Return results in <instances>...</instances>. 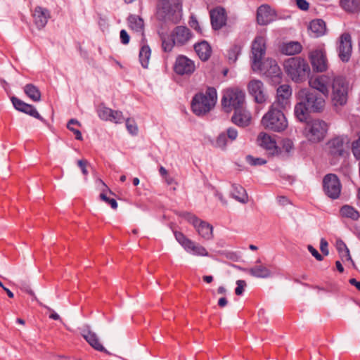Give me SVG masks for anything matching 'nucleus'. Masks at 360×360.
I'll use <instances>...</instances> for the list:
<instances>
[{"instance_id": "1", "label": "nucleus", "mask_w": 360, "mask_h": 360, "mask_svg": "<svg viewBox=\"0 0 360 360\" xmlns=\"http://www.w3.org/2000/svg\"><path fill=\"white\" fill-rule=\"evenodd\" d=\"M217 101V90L214 87H207L205 92L196 94L192 99L191 108L198 116L209 113L215 106Z\"/></svg>"}, {"instance_id": "2", "label": "nucleus", "mask_w": 360, "mask_h": 360, "mask_svg": "<svg viewBox=\"0 0 360 360\" xmlns=\"http://www.w3.org/2000/svg\"><path fill=\"white\" fill-rule=\"evenodd\" d=\"M181 13V0H160L158 5L157 18L160 20L177 23Z\"/></svg>"}, {"instance_id": "3", "label": "nucleus", "mask_w": 360, "mask_h": 360, "mask_svg": "<svg viewBox=\"0 0 360 360\" xmlns=\"http://www.w3.org/2000/svg\"><path fill=\"white\" fill-rule=\"evenodd\" d=\"M246 95L242 89L233 86L224 90L221 101L223 110L229 113L233 110L245 105Z\"/></svg>"}, {"instance_id": "4", "label": "nucleus", "mask_w": 360, "mask_h": 360, "mask_svg": "<svg viewBox=\"0 0 360 360\" xmlns=\"http://www.w3.org/2000/svg\"><path fill=\"white\" fill-rule=\"evenodd\" d=\"M328 130L326 122L320 119L308 121L303 129V136L311 143H318L323 141Z\"/></svg>"}, {"instance_id": "5", "label": "nucleus", "mask_w": 360, "mask_h": 360, "mask_svg": "<svg viewBox=\"0 0 360 360\" xmlns=\"http://www.w3.org/2000/svg\"><path fill=\"white\" fill-rule=\"evenodd\" d=\"M283 110L270 106L268 112L263 116V126L274 131L281 132L288 127V121L283 112Z\"/></svg>"}, {"instance_id": "6", "label": "nucleus", "mask_w": 360, "mask_h": 360, "mask_svg": "<svg viewBox=\"0 0 360 360\" xmlns=\"http://www.w3.org/2000/svg\"><path fill=\"white\" fill-rule=\"evenodd\" d=\"M331 100L335 107H341L347 103L348 91L350 88L349 80L342 76L336 77L331 82Z\"/></svg>"}, {"instance_id": "7", "label": "nucleus", "mask_w": 360, "mask_h": 360, "mask_svg": "<svg viewBox=\"0 0 360 360\" xmlns=\"http://www.w3.org/2000/svg\"><path fill=\"white\" fill-rule=\"evenodd\" d=\"M296 98L303 100L312 112H321L326 105L325 98L319 93L307 88L301 89L296 94Z\"/></svg>"}, {"instance_id": "8", "label": "nucleus", "mask_w": 360, "mask_h": 360, "mask_svg": "<svg viewBox=\"0 0 360 360\" xmlns=\"http://www.w3.org/2000/svg\"><path fill=\"white\" fill-rule=\"evenodd\" d=\"M181 217L191 223L199 234L204 240H210L213 238V226L208 222L201 220L195 215L184 212L180 214Z\"/></svg>"}, {"instance_id": "9", "label": "nucleus", "mask_w": 360, "mask_h": 360, "mask_svg": "<svg viewBox=\"0 0 360 360\" xmlns=\"http://www.w3.org/2000/svg\"><path fill=\"white\" fill-rule=\"evenodd\" d=\"M323 69H312L309 80V85L314 89L319 91L325 97L329 94V86L331 79L328 75L322 74Z\"/></svg>"}, {"instance_id": "10", "label": "nucleus", "mask_w": 360, "mask_h": 360, "mask_svg": "<svg viewBox=\"0 0 360 360\" xmlns=\"http://www.w3.org/2000/svg\"><path fill=\"white\" fill-rule=\"evenodd\" d=\"M349 142L347 136L334 137L327 142V150L334 158L345 157L348 155Z\"/></svg>"}, {"instance_id": "11", "label": "nucleus", "mask_w": 360, "mask_h": 360, "mask_svg": "<svg viewBox=\"0 0 360 360\" xmlns=\"http://www.w3.org/2000/svg\"><path fill=\"white\" fill-rule=\"evenodd\" d=\"M176 240L182 245L186 251L192 252L195 256L207 257L209 252L205 247L197 244L179 231L174 232Z\"/></svg>"}, {"instance_id": "12", "label": "nucleus", "mask_w": 360, "mask_h": 360, "mask_svg": "<svg viewBox=\"0 0 360 360\" xmlns=\"http://www.w3.org/2000/svg\"><path fill=\"white\" fill-rule=\"evenodd\" d=\"M323 191L326 195L331 199H337L340 197L342 186L338 176L333 174L325 176L323 180Z\"/></svg>"}, {"instance_id": "13", "label": "nucleus", "mask_w": 360, "mask_h": 360, "mask_svg": "<svg viewBox=\"0 0 360 360\" xmlns=\"http://www.w3.org/2000/svg\"><path fill=\"white\" fill-rule=\"evenodd\" d=\"M337 51L342 61L347 62L349 60L352 52V37L349 33L344 32L340 36Z\"/></svg>"}, {"instance_id": "14", "label": "nucleus", "mask_w": 360, "mask_h": 360, "mask_svg": "<svg viewBox=\"0 0 360 360\" xmlns=\"http://www.w3.org/2000/svg\"><path fill=\"white\" fill-rule=\"evenodd\" d=\"M292 89L288 84L280 86L276 90V96L271 106L281 110H285L290 106Z\"/></svg>"}, {"instance_id": "15", "label": "nucleus", "mask_w": 360, "mask_h": 360, "mask_svg": "<svg viewBox=\"0 0 360 360\" xmlns=\"http://www.w3.org/2000/svg\"><path fill=\"white\" fill-rule=\"evenodd\" d=\"M265 39L262 36H257L254 39L252 44V63L253 66L260 67L262 60L265 54Z\"/></svg>"}, {"instance_id": "16", "label": "nucleus", "mask_w": 360, "mask_h": 360, "mask_svg": "<svg viewBox=\"0 0 360 360\" xmlns=\"http://www.w3.org/2000/svg\"><path fill=\"white\" fill-rule=\"evenodd\" d=\"M248 90L257 103H264L268 99V95L265 91L264 84L258 79L251 80L248 84Z\"/></svg>"}, {"instance_id": "17", "label": "nucleus", "mask_w": 360, "mask_h": 360, "mask_svg": "<svg viewBox=\"0 0 360 360\" xmlns=\"http://www.w3.org/2000/svg\"><path fill=\"white\" fill-rule=\"evenodd\" d=\"M171 37L174 44L182 46L190 41L192 37V33L185 26H177L172 31Z\"/></svg>"}, {"instance_id": "18", "label": "nucleus", "mask_w": 360, "mask_h": 360, "mask_svg": "<svg viewBox=\"0 0 360 360\" xmlns=\"http://www.w3.org/2000/svg\"><path fill=\"white\" fill-rule=\"evenodd\" d=\"M276 18V11L269 6L264 4L258 8L257 12V20L259 25H266L275 20Z\"/></svg>"}, {"instance_id": "19", "label": "nucleus", "mask_w": 360, "mask_h": 360, "mask_svg": "<svg viewBox=\"0 0 360 360\" xmlns=\"http://www.w3.org/2000/svg\"><path fill=\"white\" fill-rule=\"evenodd\" d=\"M258 144L266 149L271 155L278 153V148L276 146L275 139L265 132H261L257 136Z\"/></svg>"}, {"instance_id": "20", "label": "nucleus", "mask_w": 360, "mask_h": 360, "mask_svg": "<svg viewBox=\"0 0 360 360\" xmlns=\"http://www.w3.org/2000/svg\"><path fill=\"white\" fill-rule=\"evenodd\" d=\"M234 113L231 117V121L239 127L248 126L251 120L250 112L246 109L245 105L233 110Z\"/></svg>"}, {"instance_id": "21", "label": "nucleus", "mask_w": 360, "mask_h": 360, "mask_svg": "<svg viewBox=\"0 0 360 360\" xmlns=\"http://www.w3.org/2000/svg\"><path fill=\"white\" fill-rule=\"evenodd\" d=\"M312 69H287L288 76L295 82L301 83L309 80Z\"/></svg>"}, {"instance_id": "22", "label": "nucleus", "mask_w": 360, "mask_h": 360, "mask_svg": "<svg viewBox=\"0 0 360 360\" xmlns=\"http://www.w3.org/2000/svg\"><path fill=\"white\" fill-rule=\"evenodd\" d=\"M33 18L37 27L41 29L46 25L50 18V14L47 9L38 6L34 9Z\"/></svg>"}, {"instance_id": "23", "label": "nucleus", "mask_w": 360, "mask_h": 360, "mask_svg": "<svg viewBox=\"0 0 360 360\" xmlns=\"http://www.w3.org/2000/svg\"><path fill=\"white\" fill-rule=\"evenodd\" d=\"M311 63L313 68H327L328 60L326 53L321 50H315L309 55Z\"/></svg>"}, {"instance_id": "24", "label": "nucleus", "mask_w": 360, "mask_h": 360, "mask_svg": "<svg viewBox=\"0 0 360 360\" xmlns=\"http://www.w3.org/2000/svg\"><path fill=\"white\" fill-rule=\"evenodd\" d=\"M298 101L294 107V115L295 117L301 122H306L311 110L308 108L306 103L301 99H297Z\"/></svg>"}, {"instance_id": "25", "label": "nucleus", "mask_w": 360, "mask_h": 360, "mask_svg": "<svg viewBox=\"0 0 360 360\" xmlns=\"http://www.w3.org/2000/svg\"><path fill=\"white\" fill-rule=\"evenodd\" d=\"M211 23L214 30L220 29L226 23V17L223 8H216L210 12Z\"/></svg>"}, {"instance_id": "26", "label": "nucleus", "mask_w": 360, "mask_h": 360, "mask_svg": "<svg viewBox=\"0 0 360 360\" xmlns=\"http://www.w3.org/2000/svg\"><path fill=\"white\" fill-rule=\"evenodd\" d=\"M82 336L95 349L100 352L105 351L103 345L99 342L98 335L94 332L90 330L83 331Z\"/></svg>"}, {"instance_id": "27", "label": "nucleus", "mask_w": 360, "mask_h": 360, "mask_svg": "<svg viewBox=\"0 0 360 360\" xmlns=\"http://www.w3.org/2000/svg\"><path fill=\"white\" fill-rule=\"evenodd\" d=\"M195 51L202 60H207L211 56L212 49L210 44L202 41L194 46Z\"/></svg>"}, {"instance_id": "28", "label": "nucleus", "mask_w": 360, "mask_h": 360, "mask_svg": "<svg viewBox=\"0 0 360 360\" xmlns=\"http://www.w3.org/2000/svg\"><path fill=\"white\" fill-rule=\"evenodd\" d=\"M231 195L236 200L243 204L247 203L248 201V195L246 191L238 184H233L232 185Z\"/></svg>"}, {"instance_id": "29", "label": "nucleus", "mask_w": 360, "mask_h": 360, "mask_svg": "<svg viewBox=\"0 0 360 360\" xmlns=\"http://www.w3.org/2000/svg\"><path fill=\"white\" fill-rule=\"evenodd\" d=\"M309 29L314 37H319L326 32L325 22L321 19L314 20L310 22Z\"/></svg>"}, {"instance_id": "30", "label": "nucleus", "mask_w": 360, "mask_h": 360, "mask_svg": "<svg viewBox=\"0 0 360 360\" xmlns=\"http://www.w3.org/2000/svg\"><path fill=\"white\" fill-rule=\"evenodd\" d=\"M127 20L131 30L137 33H140L141 35L143 34L144 22L141 17L131 15L129 16Z\"/></svg>"}, {"instance_id": "31", "label": "nucleus", "mask_w": 360, "mask_h": 360, "mask_svg": "<svg viewBox=\"0 0 360 360\" xmlns=\"http://www.w3.org/2000/svg\"><path fill=\"white\" fill-rule=\"evenodd\" d=\"M341 7L347 12L356 13L360 11V0H340Z\"/></svg>"}, {"instance_id": "32", "label": "nucleus", "mask_w": 360, "mask_h": 360, "mask_svg": "<svg viewBox=\"0 0 360 360\" xmlns=\"http://www.w3.org/2000/svg\"><path fill=\"white\" fill-rule=\"evenodd\" d=\"M262 74L273 84H277L281 82L282 72L281 69H266Z\"/></svg>"}, {"instance_id": "33", "label": "nucleus", "mask_w": 360, "mask_h": 360, "mask_svg": "<svg viewBox=\"0 0 360 360\" xmlns=\"http://www.w3.org/2000/svg\"><path fill=\"white\" fill-rule=\"evenodd\" d=\"M248 271L254 277L257 278H268L271 276V271L264 266L259 265L252 267Z\"/></svg>"}, {"instance_id": "34", "label": "nucleus", "mask_w": 360, "mask_h": 360, "mask_svg": "<svg viewBox=\"0 0 360 360\" xmlns=\"http://www.w3.org/2000/svg\"><path fill=\"white\" fill-rule=\"evenodd\" d=\"M24 92L33 101L38 102L41 100V93L38 88L31 84L24 87Z\"/></svg>"}, {"instance_id": "35", "label": "nucleus", "mask_w": 360, "mask_h": 360, "mask_svg": "<svg viewBox=\"0 0 360 360\" xmlns=\"http://www.w3.org/2000/svg\"><path fill=\"white\" fill-rule=\"evenodd\" d=\"M24 114H26L31 117L44 122L45 120L43 117L39 114L35 106L24 102Z\"/></svg>"}, {"instance_id": "36", "label": "nucleus", "mask_w": 360, "mask_h": 360, "mask_svg": "<svg viewBox=\"0 0 360 360\" xmlns=\"http://www.w3.org/2000/svg\"><path fill=\"white\" fill-rule=\"evenodd\" d=\"M340 214L342 217L356 220L359 217V213L350 205H344L340 209Z\"/></svg>"}, {"instance_id": "37", "label": "nucleus", "mask_w": 360, "mask_h": 360, "mask_svg": "<svg viewBox=\"0 0 360 360\" xmlns=\"http://www.w3.org/2000/svg\"><path fill=\"white\" fill-rule=\"evenodd\" d=\"M151 51L148 46H143L139 52L140 62L143 68H147L149 65V60Z\"/></svg>"}, {"instance_id": "38", "label": "nucleus", "mask_w": 360, "mask_h": 360, "mask_svg": "<svg viewBox=\"0 0 360 360\" xmlns=\"http://www.w3.org/2000/svg\"><path fill=\"white\" fill-rule=\"evenodd\" d=\"M307 66L306 60L300 57L290 58L284 64V68H306Z\"/></svg>"}, {"instance_id": "39", "label": "nucleus", "mask_w": 360, "mask_h": 360, "mask_svg": "<svg viewBox=\"0 0 360 360\" xmlns=\"http://www.w3.org/2000/svg\"><path fill=\"white\" fill-rule=\"evenodd\" d=\"M302 50V46L298 42H290L283 46V53L286 55H294L298 53Z\"/></svg>"}, {"instance_id": "40", "label": "nucleus", "mask_w": 360, "mask_h": 360, "mask_svg": "<svg viewBox=\"0 0 360 360\" xmlns=\"http://www.w3.org/2000/svg\"><path fill=\"white\" fill-rule=\"evenodd\" d=\"M194 66L193 60L185 56L180 55L176 58L174 68H192Z\"/></svg>"}, {"instance_id": "41", "label": "nucleus", "mask_w": 360, "mask_h": 360, "mask_svg": "<svg viewBox=\"0 0 360 360\" xmlns=\"http://www.w3.org/2000/svg\"><path fill=\"white\" fill-rule=\"evenodd\" d=\"M241 46L239 45L233 46L228 52L227 58L229 62V64L233 63L238 58V56L240 53Z\"/></svg>"}, {"instance_id": "42", "label": "nucleus", "mask_w": 360, "mask_h": 360, "mask_svg": "<svg viewBox=\"0 0 360 360\" xmlns=\"http://www.w3.org/2000/svg\"><path fill=\"white\" fill-rule=\"evenodd\" d=\"M101 191H102V192L99 196L101 200L108 203L112 209H114V210L117 209V202L115 200V199L110 198L109 197L107 196L106 192H108V191L104 190V189H101Z\"/></svg>"}, {"instance_id": "43", "label": "nucleus", "mask_w": 360, "mask_h": 360, "mask_svg": "<svg viewBox=\"0 0 360 360\" xmlns=\"http://www.w3.org/2000/svg\"><path fill=\"white\" fill-rule=\"evenodd\" d=\"M174 77L176 81L179 82V77H188L193 72V69H174Z\"/></svg>"}, {"instance_id": "44", "label": "nucleus", "mask_w": 360, "mask_h": 360, "mask_svg": "<svg viewBox=\"0 0 360 360\" xmlns=\"http://www.w3.org/2000/svg\"><path fill=\"white\" fill-rule=\"evenodd\" d=\"M112 110L105 106H101L98 110V116L103 120H110Z\"/></svg>"}, {"instance_id": "45", "label": "nucleus", "mask_w": 360, "mask_h": 360, "mask_svg": "<svg viewBox=\"0 0 360 360\" xmlns=\"http://www.w3.org/2000/svg\"><path fill=\"white\" fill-rule=\"evenodd\" d=\"M228 138L225 133H221L217 138L214 146L220 148H225L227 145Z\"/></svg>"}, {"instance_id": "46", "label": "nucleus", "mask_w": 360, "mask_h": 360, "mask_svg": "<svg viewBox=\"0 0 360 360\" xmlns=\"http://www.w3.org/2000/svg\"><path fill=\"white\" fill-rule=\"evenodd\" d=\"M126 127L128 131L132 135H136L138 133V127L134 120L127 119L126 120Z\"/></svg>"}, {"instance_id": "47", "label": "nucleus", "mask_w": 360, "mask_h": 360, "mask_svg": "<svg viewBox=\"0 0 360 360\" xmlns=\"http://www.w3.org/2000/svg\"><path fill=\"white\" fill-rule=\"evenodd\" d=\"M246 160L252 166L262 165H264L266 162V160L262 158H254L252 155H248L246 157Z\"/></svg>"}, {"instance_id": "48", "label": "nucleus", "mask_w": 360, "mask_h": 360, "mask_svg": "<svg viewBox=\"0 0 360 360\" xmlns=\"http://www.w3.org/2000/svg\"><path fill=\"white\" fill-rule=\"evenodd\" d=\"M338 250L342 254V257H345L348 260L352 259L349 251L345 243L342 242L340 243H338Z\"/></svg>"}, {"instance_id": "49", "label": "nucleus", "mask_w": 360, "mask_h": 360, "mask_svg": "<svg viewBox=\"0 0 360 360\" xmlns=\"http://www.w3.org/2000/svg\"><path fill=\"white\" fill-rule=\"evenodd\" d=\"M352 150L354 157L360 160V134L359 138L352 143Z\"/></svg>"}, {"instance_id": "50", "label": "nucleus", "mask_w": 360, "mask_h": 360, "mask_svg": "<svg viewBox=\"0 0 360 360\" xmlns=\"http://www.w3.org/2000/svg\"><path fill=\"white\" fill-rule=\"evenodd\" d=\"M123 115L122 112L112 110V113L111 115V119L109 121L113 122L115 123H120L123 120Z\"/></svg>"}, {"instance_id": "51", "label": "nucleus", "mask_w": 360, "mask_h": 360, "mask_svg": "<svg viewBox=\"0 0 360 360\" xmlns=\"http://www.w3.org/2000/svg\"><path fill=\"white\" fill-rule=\"evenodd\" d=\"M237 287L235 290V293L237 295H241L244 291V288L246 286V282L243 280H238L236 281Z\"/></svg>"}, {"instance_id": "52", "label": "nucleus", "mask_w": 360, "mask_h": 360, "mask_svg": "<svg viewBox=\"0 0 360 360\" xmlns=\"http://www.w3.org/2000/svg\"><path fill=\"white\" fill-rule=\"evenodd\" d=\"M77 165L81 169V171L83 175H88L87 166L89 165V162L86 160H79L77 161Z\"/></svg>"}, {"instance_id": "53", "label": "nucleus", "mask_w": 360, "mask_h": 360, "mask_svg": "<svg viewBox=\"0 0 360 360\" xmlns=\"http://www.w3.org/2000/svg\"><path fill=\"white\" fill-rule=\"evenodd\" d=\"M282 148L286 153H290L293 149V143L290 139H285L282 142Z\"/></svg>"}, {"instance_id": "54", "label": "nucleus", "mask_w": 360, "mask_h": 360, "mask_svg": "<svg viewBox=\"0 0 360 360\" xmlns=\"http://www.w3.org/2000/svg\"><path fill=\"white\" fill-rule=\"evenodd\" d=\"M226 135L228 139L233 141L236 139L238 134V131L236 129H234L233 127H230L227 129Z\"/></svg>"}, {"instance_id": "55", "label": "nucleus", "mask_w": 360, "mask_h": 360, "mask_svg": "<svg viewBox=\"0 0 360 360\" xmlns=\"http://www.w3.org/2000/svg\"><path fill=\"white\" fill-rule=\"evenodd\" d=\"M11 102L13 105V107L20 111L22 112V101L16 98L15 96L11 97Z\"/></svg>"}, {"instance_id": "56", "label": "nucleus", "mask_w": 360, "mask_h": 360, "mask_svg": "<svg viewBox=\"0 0 360 360\" xmlns=\"http://www.w3.org/2000/svg\"><path fill=\"white\" fill-rule=\"evenodd\" d=\"M308 250L310 252V253L318 260V261H322L323 257L319 253V252L311 245H309L307 246Z\"/></svg>"}, {"instance_id": "57", "label": "nucleus", "mask_w": 360, "mask_h": 360, "mask_svg": "<svg viewBox=\"0 0 360 360\" xmlns=\"http://www.w3.org/2000/svg\"><path fill=\"white\" fill-rule=\"evenodd\" d=\"M328 245V242L324 238H321L320 241V250L325 255H328L329 254Z\"/></svg>"}, {"instance_id": "58", "label": "nucleus", "mask_w": 360, "mask_h": 360, "mask_svg": "<svg viewBox=\"0 0 360 360\" xmlns=\"http://www.w3.org/2000/svg\"><path fill=\"white\" fill-rule=\"evenodd\" d=\"M189 25L191 27H193V29L197 30L198 32H201L200 27L198 21L195 17H194V16L191 17V20L189 21Z\"/></svg>"}, {"instance_id": "59", "label": "nucleus", "mask_w": 360, "mask_h": 360, "mask_svg": "<svg viewBox=\"0 0 360 360\" xmlns=\"http://www.w3.org/2000/svg\"><path fill=\"white\" fill-rule=\"evenodd\" d=\"M120 39L122 43L124 44H127L129 42L130 37L125 30L120 31Z\"/></svg>"}, {"instance_id": "60", "label": "nucleus", "mask_w": 360, "mask_h": 360, "mask_svg": "<svg viewBox=\"0 0 360 360\" xmlns=\"http://www.w3.org/2000/svg\"><path fill=\"white\" fill-rule=\"evenodd\" d=\"M297 6L298 8L303 11H307L309 8V3L306 0H296Z\"/></svg>"}, {"instance_id": "61", "label": "nucleus", "mask_w": 360, "mask_h": 360, "mask_svg": "<svg viewBox=\"0 0 360 360\" xmlns=\"http://www.w3.org/2000/svg\"><path fill=\"white\" fill-rule=\"evenodd\" d=\"M263 64L265 68H276L278 66L276 61L272 58H266Z\"/></svg>"}, {"instance_id": "62", "label": "nucleus", "mask_w": 360, "mask_h": 360, "mask_svg": "<svg viewBox=\"0 0 360 360\" xmlns=\"http://www.w3.org/2000/svg\"><path fill=\"white\" fill-rule=\"evenodd\" d=\"M67 127H68V129L69 130H70L71 131H72L75 134L76 139L77 140H82V133H81V131L79 130L76 129H75L74 127H72V126H70V125H67Z\"/></svg>"}, {"instance_id": "63", "label": "nucleus", "mask_w": 360, "mask_h": 360, "mask_svg": "<svg viewBox=\"0 0 360 360\" xmlns=\"http://www.w3.org/2000/svg\"><path fill=\"white\" fill-rule=\"evenodd\" d=\"M174 44L172 43H167L165 41H163L162 42V47L165 51H169L172 50Z\"/></svg>"}, {"instance_id": "64", "label": "nucleus", "mask_w": 360, "mask_h": 360, "mask_svg": "<svg viewBox=\"0 0 360 360\" xmlns=\"http://www.w3.org/2000/svg\"><path fill=\"white\" fill-rule=\"evenodd\" d=\"M349 283L360 291V281H357L355 278H350Z\"/></svg>"}]
</instances>
